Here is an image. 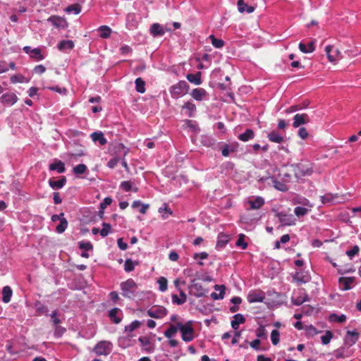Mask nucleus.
Here are the masks:
<instances>
[{
    "mask_svg": "<svg viewBox=\"0 0 361 361\" xmlns=\"http://www.w3.org/2000/svg\"><path fill=\"white\" fill-rule=\"evenodd\" d=\"M189 90V85L185 80H180L173 85L169 88V92L174 99H178L186 94Z\"/></svg>",
    "mask_w": 361,
    "mask_h": 361,
    "instance_id": "f257e3e1",
    "label": "nucleus"
},
{
    "mask_svg": "<svg viewBox=\"0 0 361 361\" xmlns=\"http://www.w3.org/2000/svg\"><path fill=\"white\" fill-rule=\"evenodd\" d=\"M121 289L122 290V295L124 297L132 298L135 295L137 289V285L134 281V280L129 279L121 283Z\"/></svg>",
    "mask_w": 361,
    "mask_h": 361,
    "instance_id": "f03ea898",
    "label": "nucleus"
},
{
    "mask_svg": "<svg viewBox=\"0 0 361 361\" xmlns=\"http://www.w3.org/2000/svg\"><path fill=\"white\" fill-rule=\"evenodd\" d=\"M178 329L181 333L182 339L185 342H190L194 338V329L190 323L183 324L180 322L178 323Z\"/></svg>",
    "mask_w": 361,
    "mask_h": 361,
    "instance_id": "7ed1b4c3",
    "label": "nucleus"
},
{
    "mask_svg": "<svg viewBox=\"0 0 361 361\" xmlns=\"http://www.w3.org/2000/svg\"><path fill=\"white\" fill-rule=\"evenodd\" d=\"M92 351L97 355H108L112 351V343L109 341H102L97 343Z\"/></svg>",
    "mask_w": 361,
    "mask_h": 361,
    "instance_id": "20e7f679",
    "label": "nucleus"
},
{
    "mask_svg": "<svg viewBox=\"0 0 361 361\" xmlns=\"http://www.w3.org/2000/svg\"><path fill=\"white\" fill-rule=\"evenodd\" d=\"M149 317L154 319H161L168 314V310L163 306H154L147 311Z\"/></svg>",
    "mask_w": 361,
    "mask_h": 361,
    "instance_id": "39448f33",
    "label": "nucleus"
},
{
    "mask_svg": "<svg viewBox=\"0 0 361 361\" xmlns=\"http://www.w3.org/2000/svg\"><path fill=\"white\" fill-rule=\"evenodd\" d=\"M308 300L309 297L305 289H299L291 298V302L297 306H299Z\"/></svg>",
    "mask_w": 361,
    "mask_h": 361,
    "instance_id": "423d86ee",
    "label": "nucleus"
},
{
    "mask_svg": "<svg viewBox=\"0 0 361 361\" xmlns=\"http://www.w3.org/2000/svg\"><path fill=\"white\" fill-rule=\"evenodd\" d=\"M325 51L330 62L334 63L341 59V51L331 45L326 46Z\"/></svg>",
    "mask_w": 361,
    "mask_h": 361,
    "instance_id": "0eeeda50",
    "label": "nucleus"
},
{
    "mask_svg": "<svg viewBox=\"0 0 361 361\" xmlns=\"http://www.w3.org/2000/svg\"><path fill=\"white\" fill-rule=\"evenodd\" d=\"M190 293L197 298H201L204 295L205 291L201 283H197L195 280L191 281L189 286Z\"/></svg>",
    "mask_w": 361,
    "mask_h": 361,
    "instance_id": "6e6552de",
    "label": "nucleus"
},
{
    "mask_svg": "<svg viewBox=\"0 0 361 361\" xmlns=\"http://www.w3.org/2000/svg\"><path fill=\"white\" fill-rule=\"evenodd\" d=\"M48 22H50L54 27L58 28H66L68 27V23L65 18L57 16H51L47 19Z\"/></svg>",
    "mask_w": 361,
    "mask_h": 361,
    "instance_id": "1a4fd4ad",
    "label": "nucleus"
},
{
    "mask_svg": "<svg viewBox=\"0 0 361 361\" xmlns=\"http://www.w3.org/2000/svg\"><path fill=\"white\" fill-rule=\"evenodd\" d=\"M247 299L250 303L261 302L265 299V295L262 291H252L248 293Z\"/></svg>",
    "mask_w": 361,
    "mask_h": 361,
    "instance_id": "9d476101",
    "label": "nucleus"
},
{
    "mask_svg": "<svg viewBox=\"0 0 361 361\" xmlns=\"http://www.w3.org/2000/svg\"><path fill=\"white\" fill-rule=\"evenodd\" d=\"M359 338V334L356 331H348L344 338V343L348 346L353 345Z\"/></svg>",
    "mask_w": 361,
    "mask_h": 361,
    "instance_id": "9b49d317",
    "label": "nucleus"
},
{
    "mask_svg": "<svg viewBox=\"0 0 361 361\" xmlns=\"http://www.w3.org/2000/svg\"><path fill=\"white\" fill-rule=\"evenodd\" d=\"M355 281V277H341L338 279L340 288L343 290H350L352 288V285Z\"/></svg>",
    "mask_w": 361,
    "mask_h": 361,
    "instance_id": "f8f14e48",
    "label": "nucleus"
},
{
    "mask_svg": "<svg viewBox=\"0 0 361 361\" xmlns=\"http://www.w3.org/2000/svg\"><path fill=\"white\" fill-rule=\"evenodd\" d=\"M310 121L309 116L306 114H297L293 117V126L298 128L300 126L306 124Z\"/></svg>",
    "mask_w": 361,
    "mask_h": 361,
    "instance_id": "ddd939ff",
    "label": "nucleus"
},
{
    "mask_svg": "<svg viewBox=\"0 0 361 361\" xmlns=\"http://www.w3.org/2000/svg\"><path fill=\"white\" fill-rule=\"evenodd\" d=\"M0 99L3 104L8 106H12L17 102L18 98L16 94L8 92L3 94Z\"/></svg>",
    "mask_w": 361,
    "mask_h": 361,
    "instance_id": "4468645a",
    "label": "nucleus"
},
{
    "mask_svg": "<svg viewBox=\"0 0 361 361\" xmlns=\"http://www.w3.org/2000/svg\"><path fill=\"white\" fill-rule=\"evenodd\" d=\"M109 317L112 322L119 324L123 319V313L119 308L114 307L109 311Z\"/></svg>",
    "mask_w": 361,
    "mask_h": 361,
    "instance_id": "2eb2a0df",
    "label": "nucleus"
},
{
    "mask_svg": "<svg viewBox=\"0 0 361 361\" xmlns=\"http://www.w3.org/2000/svg\"><path fill=\"white\" fill-rule=\"evenodd\" d=\"M277 216L279 217L280 222L283 226H291L295 224V219L292 214L278 213Z\"/></svg>",
    "mask_w": 361,
    "mask_h": 361,
    "instance_id": "dca6fc26",
    "label": "nucleus"
},
{
    "mask_svg": "<svg viewBox=\"0 0 361 361\" xmlns=\"http://www.w3.org/2000/svg\"><path fill=\"white\" fill-rule=\"evenodd\" d=\"M190 94L196 101H202L207 96V92L203 88H195L192 90Z\"/></svg>",
    "mask_w": 361,
    "mask_h": 361,
    "instance_id": "f3484780",
    "label": "nucleus"
},
{
    "mask_svg": "<svg viewBox=\"0 0 361 361\" xmlns=\"http://www.w3.org/2000/svg\"><path fill=\"white\" fill-rule=\"evenodd\" d=\"M340 197L338 196L337 194L333 195L331 193H327L324 195L321 196V200L323 204L326 203H339L341 202L342 200H340Z\"/></svg>",
    "mask_w": 361,
    "mask_h": 361,
    "instance_id": "a211bd4d",
    "label": "nucleus"
},
{
    "mask_svg": "<svg viewBox=\"0 0 361 361\" xmlns=\"http://www.w3.org/2000/svg\"><path fill=\"white\" fill-rule=\"evenodd\" d=\"M90 137L94 143L98 142L100 145H104L107 143V140L105 138L104 133L101 131L92 133L90 135Z\"/></svg>",
    "mask_w": 361,
    "mask_h": 361,
    "instance_id": "6ab92c4d",
    "label": "nucleus"
},
{
    "mask_svg": "<svg viewBox=\"0 0 361 361\" xmlns=\"http://www.w3.org/2000/svg\"><path fill=\"white\" fill-rule=\"evenodd\" d=\"M299 49L305 54L312 53L315 49V40H312L308 44L300 42L299 44Z\"/></svg>",
    "mask_w": 361,
    "mask_h": 361,
    "instance_id": "aec40b11",
    "label": "nucleus"
},
{
    "mask_svg": "<svg viewBox=\"0 0 361 361\" xmlns=\"http://www.w3.org/2000/svg\"><path fill=\"white\" fill-rule=\"evenodd\" d=\"M250 209H259L264 204V200L262 197L257 196L254 200H248Z\"/></svg>",
    "mask_w": 361,
    "mask_h": 361,
    "instance_id": "412c9836",
    "label": "nucleus"
},
{
    "mask_svg": "<svg viewBox=\"0 0 361 361\" xmlns=\"http://www.w3.org/2000/svg\"><path fill=\"white\" fill-rule=\"evenodd\" d=\"M237 5H238V11L240 13L247 12V13H251L255 9V6L247 5L244 2V0H238Z\"/></svg>",
    "mask_w": 361,
    "mask_h": 361,
    "instance_id": "4be33fe9",
    "label": "nucleus"
},
{
    "mask_svg": "<svg viewBox=\"0 0 361 361\" xmlns=\"http://www.w3.org/2000/svg\"><path fill=\"white\" fill-rule=\"evenodd\" d=\"M150 33L154 37L162 36L165 34V30L160 24L154 23L151 25Z\"/></svg>",
    "mask_w": 361,
    "mask_h": 361,
    "instance_id": "5701e85b",
    "label": "nucleus"
},
{
    "mask_svg": "<svg viewBox=\"0 0 361 361\" xmlns=\"http://www.w3.org/2000/svg\"><path fill=\"white\" fill-rule=\"evenodd\" d=\"M66 183V178L63 176L61 179L58 180H54L53 179H49V186L54 190H59L62 188Z\"/></svg>",
    "mask_w": 361,
    "mask_h": 361,
    "instance_id": "b1692460",
    "label": "nucleus"
},
{
    "mask_svg": "<svg viewBox=\"0 0 361 361\" xmlns=\"http://www.w3.org/2000/svg\"><path fill=\"white\" fill-rule=\"evenodd\" d=\"M178 290L180 292V298L176 294L172 295V296H171L172 302L174 304H176V305H183L187 300V295L180 288H178Z\"/></svg>",
    "mask_w": 361,
    "mask_h": 361,
    "instance_id": "393cba45",
    "label": "nucleus"
},
{
    "mask_svg": "<svg viewBox=\"0 0 361 361\" xmlns=\"http://www.w3.org/2000/svg\"><path fill=\"white\" fill-rule=\"evenodd\" d=\"M245 319L241 314H236L233 316V319L231 321V326L233 329L237 330L240 324H244Z\"/></svg>",
    "mask_w": 361,
    "mask_h": 361,
    "instance_id": "a878e982",
    "label": "nucleus"
},
{
    "mask_svg": "<svg viewBox=\"0 0 361 361\" xmlns=\"http://www.w3.org/2000/svg\"><path fill=\"white\" fill-rule=\"evenodd\" d=\"M201 77L202 73L200 71L196 73L195 74L190 73L186 75V78L188 79V80L196 85H199L202 83Z\"/></svg>",
    "mask_w": 361,
    "mask_h": 361,
    "instance_id": "bb28decb",
    "label": "nucleus"
},
{
    "mask_svg": "<svg viewBox=\"0 0 361 361\" xmlns=\"http://www.w3.org/2000/svg\"><path fill=\"white\" fill-rule=\"evenodd\" d=\"M214 288L216 290H219V293H212L211 294L212 298L214 300L223 299L225 294V286L224 285H215Z\"/></svg>",
    "mask_w": 361,
    "mask_h": 361,
    "instance_id": "cd10ccee",
    "label": "nucleus"
},
{
    "mask_svg": "<svg viewBox=\"0 0 361 361\" xmlns=\"http://www.w3.org/2000/svg\"><path fill=\"white\" fill-rule=\"evenodd\" d=\"M82 11V6L78 4H71L68 6L64 11L68 14H79Z\"/></svg>",
    "mask_w": 361,
    "mask_h": 361,
    "instance_id": "c85d7f7f",
    "label": "nucleus"
},
{
    "mask_svg": "<svg viewBox=\"0 0 361 361\" xmlns=\"http://www.w3.org/2000/svg\"><path fill=\"white\" fill-rule=\"evenodd\" d=\"M74 47V42L72 40H62L58 44V49L60 51L71 50Z\"/></svg>",
    "mask_w": 361,
    "mask_h": 361,
    "instance_id": "c756f323",
    "label": "nucleus"
},
{
    "mask_svg": "<svg viewBox=\"0 0 361 361\" xmlns=\"http://www.w3.org/2000/svg\"><path fill=\"white\" fill-rule=\"evenodd\" d=\"M267 137L269 141L275 143H281L284 140L283 136L276 131H272L269 133Z\"/></svg>",
    "mask_w": 361,
    "mask_h": 361,
    "instance_id": "7c9ffc66",
    "label": "nucleus"
},
{
    "mask_svg": "<svg viewBox=\"0 0 361 361\" xmlns=\"http://www.w3.org/2000/svg\"><path fill=\"white\" fill-rule=\"evenodd\" d=\"M182 109L187 111V116L188 117H192L194 112L196 111V106L191 102H187L183 105Z\"/></svg>",
    "mask_w": 361,
    "mask_h": 361,
    "instance_id": "2f4dec72",
    "label": "nucleus"
},
{
    "mask_svg": "<svg viewBox=\"0 0 361 361\" xmlns=\"http://www.w3.org/2000/svg\"><path fill=\"white\" fill-rule=\"evenodd\" d=\"M2 295H3V297H2L3 302L5 303L9 302L11 301V297L13 295V291H12L11 287L8 286H4L2 290Z\"/></svg>",
    "mask_w": 361,
    "mask_h": 361,
    "instance_id": "473e14b6",
    "label": "nucleus"
},
{
    "mask_svg": "<svg viewBox=\"0 0 361 361\" xmlns=\"http://www.w3.org/2000/svg\"><path fill=\"white\" fill-rule=\"evenodd\" d=\"M269 179L271 180V184L276 190H278L279 191H282V192H285V191L288 190V187L283 183H282L279 180H277L274 177H270Z\"/></svg>",
    "mask_w": 361,
    "mask_h": 361,
    "instance_id": "72a5a7b5",
    "label": "nucleus"
},
{
    "mask_svg": "<svg viewBox=\"0 0 361 361\" xmlns=\"http://www.w3.org/2000/svg\"><path fill=\"white\" fill-rule=\"evenodd\" d=\"M255 137V133L252 129H247L245 133H241L238 135V139L243 142H247L250 140L253 139Z\"/></svg>",
    "mask_w": 361,
    "mask_h": 361,
    "instance_id": "f704fd0d",
    "label": "nucleus"
},
{
    "mask_svg": "<svg viewBox=\"0 0 361 361\" xmlns=\"http://www.w3.org/2000/svg\"><path fill=\"white\" fill-rule=\"evenodd\" d=\"M133 183L131 181L126 180L121 183L120 187L121 189H123L125 192H129L130 190H133L134 192H137L138 188L137 187H133Z\"/></svg>",
    "mask_w": 361,
    "mask_h": 361,
    "instance_id": "c9c22d12",
    "label": "nucleus"
},
{
    "mask_svg": "<svg viewBox=\"0 0 361 361\" xmlns=\"http://www.w3.org/2000/svg\"><path fill=\"white\" fill-rule=\"evenodd\" d=\"M149 205L148 204H143L140 200H135L132 204L133 208H140V212L145 214L147 212Z\"/></svg>",
    "mask_w": 361,
    "mask_h": 361,
    "instance_id": "e433bc0d",
    "label": "nucleus"
},
{
    "mask_svg": "<svg viewBox=\"0 0 361 361\" xmlns=\"http://www.w3.org/2000/svg\"><path fill=\"white\" fill-rule=\"evenodd\" d=\"M158 211L161 214V216L164 219H167L169 216L171 215L173 213L166 203L163 204L162 207H159Z\"/></svg>",
    "mask_w": 361,
    "mask_h": 361,
    "instance_id": "4c0bfd02",
    "label": "nucleus"
},
{
    "mask_svg": "<svg viewBox=\"0 0 361 361\" xmlns=\"http://www.w3.org/2000/svg\"><path fill=\"white\" fill-rule=\"evenodd\" d=\"M237 144L233 145L227 144L224 145L221 149L222 155L224 157H228L230 154V153L235 152L237 149Z\"/></svg>",
    "mask_w": 361,
    "mask_h": 361,
    "instance_id": "58836bf2",
    "label": "nucleus"
},
{
    "mask_svg": "<svg viewBox=\"0 0 361 361\" xmlns=\"http://www.w3.org/2000/svg\"><path fill=\"white\" fill-rule=\"evenodd\" d=\"M49 170L51 171H57L59 173H61L65 171V166L62 161H58L55 163L51 164L49 165Z\"/></svg>",
    "mask_w": 361,
    "mask_h": 361,
    "instance_id": "ea45409f",
    "label": "nucleus"
},
{
    "mask_svg": "<svg viewBox=\"0 0 361 361\" xmlns=\"http://www.w3.org/2000/svg\"><path fill=\"white\" fill-rule=\"evenodd\" d=\"M135 83V90L137 92L144 93L145 92V82L141 78H137Z\"/></svg>",
    "mask_w": 361,
    "mask_h": 361,
    "instance_id": "a19ab883",
    "label": "nucleus"
},
{
    "mask_svg": "<svg viewBox=\"0 0 361 361\" xmlns=\"http://www.w3.org/2000/svg\"><path fill=\"white\" fill-rule=\"evenodd\" d=\"M178 331H179L178 324L176 326L171 325L170 327L165 331L164 336L168 338H171L176 335Z\"/></svg>",
    "mask_w": 361,
    "mask_h": 361,
    "instance_id": "79ce46f5",
    "label": "nucleus"
},
{
    "mask_svg": "<svg viewBox=\"0 0 361 361\" xmlns=\"http://www.w3.org/2000/svg\"><path fill=\"white\" fill-rule=\"evenodd\" d=\"M305 331V333H306V335L307 336H310V337H313L315 335L318 334L319 333H320L319 331H318L314 326H312V324L310 325H306L304 328Z\"/></svg>",
    "mask_w": 361,
    "mask_h": 361,
    "instance_id": "37998d69",
    "label": "nucleus"
},
{
    "mask_svg": "<svg viewBox=\"0 0 361 361\" xmlns=\"http://www.w3.org/2000/svg\"><path fill=\"white\" fill-rule=\"evenodd\" d=\"M334 355L336 358H344L349 357L348 350L345 348L341 347L334 351Z\"/></svg>",
    "mask_w": 361,
    "mask_h": 361,
    "instance_id": "c03bdc74",
    "label": "nucleus"
},
{
    "mask_svg": "<svg viewBox=\"0 0 361 361\" xmlns=\"http://www.w3.org/2000/svg\"><path fill=\"white\" fill-rule=\"evenodd\" d=\"M68 221L63 217L60 220V224L56 227L58 233H63L68 227Z\"/></svg>",
    "mask_w": 361,
    "mask_h": 361,
    "instance_id": "a18cd8bd",
    "label": "nucleus"
},
{
    "mask_svg": "<svg viewBox=\"0 0 361 361\" xmlns=\"http://www.w3.org/2000/svg\"><path fill=\"white\" fill-rule=\"evenodd\" d=\"M99 30L100 32V37L105 39L109 37L111 33V28L106 25L100 26Z\"/></svg>",
    "mask_w": 361,
    "mask_h": 361,
    "instance_id": "49530a36",
    "label": "nucleus"
},
{
    "mask_svg": "<svg viewBox=\"0 0 361 361\" xmlns=\"http://www.w3.org/2000/svg\"><path fill=\"white\" fill-rule=\"evenodd\" d=\"M30 56L35 61H42L44 59L39 48H33V51Z\"/></svg>",
    "mask_w": 361,
    "mask_h": 361,
    "instance_id": "de8ad7c7",
    "label": "nucleus"
},
{
    "mask_svg": "<svg viewBox=\"0 0 361 361\" xmlns=\"http://www.w3.org/2000/svg\"><path fill=\"white\" fill-rule=\"evenodd\" d=\"M137 264H138V263L137 262H133L130 259H127L125 261L124 270L126 272H130V271H132L134 269L135 266L137 265Z\"/></svg>",
    "mask_w": 361,
    "mask_h": 361,
    "instance_id": "09e8293b",
    "label": "nucleus"
},
{
    "mask_svg": "<svg viewBox=\"0 0 361 361\" xmlns=\"http://www.w3.org/2000/svg\"><path fill=\"white\" fill-rule=\"evenodd\" d=\"M229 241V236L227 235L220 234L218 237L216 245L220 247H224Z\"/></svg>",
    "mask_w": 361,
    "mask_h": 361,
    "instance_id": "8fccbe9b",
    "label": "nucleus"
},
{
    "mask_svg": "<svg viewBox=\"0 0 361 361\" xmlns=\"http://www.w3.org/2000/svg\"><path fill=\"white\" fill-rule=\"evenodd\" d=\"M209 38L214 47L219 49L224 47V42L222 39H216L213 35H209Z\"/></svg>",
    "mask_w": 361,
    "mask_h": 361,
    "instance_id": "3c124183",
    "label": "nucleus"
},
{
    "mask_svg": "<svg viewBox=\"0 0 361 361\" xmlns=\"http://www.w3.org/2000/svg\"><path fill=\"white\" fill-rule=\"evenodd\" d=\"M331 322H336L338 323H343L346 321V316L345 314L338 315L336 314H331L329 317Z\"/></svg>",
    "mask_w": 361,
    "mask_h": 361,
    "instance_id": "603ef678",
    "label": "nucleus"
},
{
    "mask_svg": "<svg viewBox=\"0 0 361 361\" xmlns=\"http://www.w3.org/2000/svg\"><path fill=\"white\" fill-rule=\"evenodd\" d=\"M157 283L159 284V288L161 292H164L167 290L168 281L165 277H160L158 279Z\"/></svg>",
    "mask_w": 361,
    "mask_h": 361,
    "instance_id": "864d4df0",
    "label": "nucleus"
},
{
    "mask_svg": "<svg viewBox=\"0 0 361 361\" xmlns=\"http://www.w3.org/2000/svg\"><path fill=\"white\" fill-rule=\"evenodd\" d=\"M111 231V226L109 224L107 223H103L102 224V228L100 231V235L102 237L107 236Z\"/></svg>",
    "mask_w": 361,
    "mask_h": 361,
    "instance_id": "5fc2aeb1",
    "label": "nucleus"
},
{
    "mask_svg": "<svg viewBox=\"0 0 361 361\" xmlns=\"http://www.w3.org/2000/svg\"><path fill=\"white\" fill-rule=\"evenodd\" d=\"M141 322L137 320H135L131 322L129 325L126 326L125 329L126 331L133 332V331L139 328Z\"/></svg>",
    "mask_w": 361,
    "mask_h": 361,
    "instance_id": "6e6d98bb",
    "label": "nucleus"
},
{
    "mask_svg": "<svg viewBox=\"0 0 361 361\" xmlns=\"http://www.w3.org/2000/svg\"><path fill=\"white\" fill-rule=\"evenodd\" d=\"M35 307L36 308V311L41 314H47L48 310L47 308L42 304L39 301H37L35 304Z\"/></svg>",
    "mask_w": 361,
    "mask_h": 361,
    "instance_id": "4d7b16f0",
    "label": "nucleus"
},
{
    "mask_svg": "<svg viewBox=\"0 0 361 361\" xmlns=\"http://www.w3.org/2000/svg\"><path fill=\"white\" fill-rule=\"evenodd\" d=\"M87 169V168L85 164H80L73 168V172L75 174L80 175L85 173Z\"/></svg>",
    "mask_w": 361,
    "mask_h": 361,
    "instance_id": "13d9d810",
    "label": "nucleus"
},
{
    "mask_svg": "<svg viewBox=\"0 0 361 361\" xmlns=\"http://www.w3.org/2000/svg\"><path fill=\"white\" fill-rule=\"evenodd\" d=\"M280 333L278 330H273L271 334V340L273 345H276L279 343Z\"/></svg>",
    "mask_w": 361,
    "mask_h": 361,
    "instance_id": "bf43d9fd",
    "label": "nucleus"
},
{
    "mask_svg": "<svg viewBox=\"0 0 361 361\" xmlns=\"http://www.w3.org/2000/svg\"><path fill=\"white\" fill-rule=\"evenodd\" d=\"M333 337V334L330 331H327L324 335L322 336L321 340L322 343L324 345H327L330 343L331 338Z\"/></svg>",
    "mask_w": 361,
    "mask_h": 361,
    "instance_id": "052dcab7",
    "label": "nucleus"
},
{
    "mask_svg": "<svg viewBox=\"0 0 361 361\" xmlns=\"http://www.w3.org/2000/svg\"><path fill=\"white\" fill-rule=\"evenodd\" d=\"M359 252H360L359 246L354 245L351 250H347L345 252V254L350 259H352L353 257H355L356 255H357L359 253Z\"/></svg>",
    "mask_w": 361,
    "mask_h": 361,
    "instance_id": "680f3d73",
    "label": "nucleus"
},
{
    "mask_svg": "<svg viewBox=\"0 0 361 361\" xmlns=\"http://www.w3.org/2000/svg\"><path fill=\"white\" fill-rule=\"evenodd\" d=\"M308 212V209L302 207H296L294 209V212L298 216H305Z\"/></svg>",
    "mask_w": 361,
    "mask_h": 361,
    "instance_id": "e2e57ef3",
    "label": "nucleus"
},
{
    "mask_svg": "<svg viewBox=\"0 0 361 361\" xmlns=\"http://www.w3.org/2000/svg\"><path fill=\"white\" fill-rule=\"evenodd\" d=\"M11 81L12 83L23 82L25 77L21 74L13 75L11 77Z\"/></svg>",
    "mask_w": 361,
    "mask_h": 361,
    "instance_id": "0e129e2a",
    "label": "nucleus"
},
{
    "mask_svg": "<svg viewBox=\"0 0 361 361\" xmlns=\"http://www.w3.org/2000/svg\"><path fill=\"white\" fill-rule=\"evenodd\" d=\"M244 237H245V235L243 234H240L239 235V238H238L237 242H236V245L241 247L242 249H243V250L246 249L247 247V243H245L244 240Z\"/></svg>",
    "mask_w": 361,
    "mask_h": 361,
    "instance_id": "69168bd1",
    "label": "nucleus"
},
{
    "mask_svg": "<svg viewBox=\"0 0 361 361\" xmlns=\"http://www.w3.org/2000/svg\"><path fill=\"white\" fill-rule=\"evenodd\" d=\"M79 247L82 250H85L86 251L92 250L93 247L90 242H80Z\"/></svg>",
    "mask_w": 361,
    "mask_h": 361,
    "instance_id": "338daca9",
    "label": "nucleus"
},
{
    "mask_svg": "<svg viewBox=\"0 0 361 361\" xmlns=\"http://www.w3.org/2000/svg\"><path fill=\"white\" fill-rule=\"evenodd\" d=\"M55 326V329H54V335L56 337H60L66 331V329L64 327H62L61 326H59V325H56V326Z\"/></svg>",
    "mask_w": 361,
    "mask_h": 361,
    "instance_id": "774afa93",
    "label": "nucleus"
}]
</instances>
